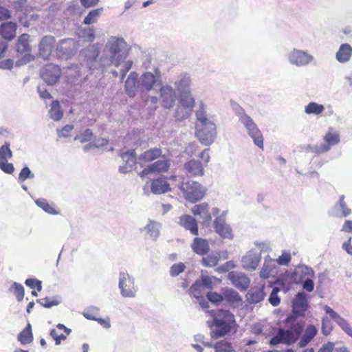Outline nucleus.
Here are the masks:
<instances>
[{"instance_id":"f257e3e1","label":"nucleus","mask_w":352,"mask_h":352,"mask_svg":"<svg viewBox=\"0 0 352 352\" xmlns=\"http://www.w3.org/2000/svg\"><path fill=\"white\" fill-rule=\"evenodd\" d=\"M207 312L212 318V320H208L206 322L210 328L212 338H228L236 333L239 325L231 311L217 309L208 310Z\"/></svg>"},{"instance_id":"f03ea898","label":"nucleus","mask_w":352,"mask_h":352,"mask_svg":"<svg viewBox=\"0 0 352 352\" xmlns=\"http://www.w3.org/2000/svg\"><path fill=\"white\" fill-rule=\"evenodd\" d=\"M128 45L123 38L112 36L107 41L100 58L102 69L114 65L119 66L128 54Z\"/></svg>"},{"instance_id":"7ed1b4c3","label":"nucleus","mask_w":352,"mask_h":352,"mask_svg":"<svg viewBox=\"0 0 352 352\" xmlns=\"http://www.w3.org/2000/svg\"><path fill=\"white\" fill-rule=\"evenodd\" d=\"M231 106L239 120L243 124L248 135L252 138L254 144L259 148H263L262 133L252 118L246 114L245 110L238 103L232 101Z\"/></svg>"},{"instance_id":"20e7f679","label":"nucleus","mask_w":352,"mask_h":352,"mask_svg":"<svg viewBox=\"0 0 352 352\" xmlns=\"http://www.w3.org/2000/svg\"><path fill=\"white\" fill-rule=\"evenodd\" d=\"M30 43V36L28 34H22L17 38L14 50L18 56H21V57L16 61V67L27 65L34 60V56L32 54Z\"/></svg>"},{"instance_id":"39448f33","label":"nucleus","mask_w":352,"mask_h":352,"mask_svg":"<svg viewBox=\"0 0 352 352\" xmlns=\"http://www.w3.org/2000/svg\"><path fill=\"white\" fill-rule=\"evenodd\" d=\"M185 199L190 203H196L205 195L206 189L201 184L195 181L182 182L180 186Z\"/></svg>"},{"instance_id":"423d86ee","label":"nucleus","mask_w":352,"mask_h":352,"mask_svg":"<svg viewBox=\"0 0 352 352\" xmlns=\"http://www.w3.org/2000/svg\"><path fill=\"white\" fill-rule=\"evenodd\" d=\"M118 288L124 298H135L138 290L135 278L125 271L119 272Z\"/></svg>"},{"instance_id":"0eeeda50","label":"nucleus","mask_w":352,"mask_h":352,"mask_svg":"<svg viewBox=\"0 0 352 352\" xmlns=\"http://www.w3.org/2000/svg\"><path fill=\"white\" fill-rule=\"evenodd\" d=\"M287 58L290 65L297 67H302L312 63L315 58L308 51L292 49L287 54Z\"/></svg>"},{"instance_id":"6e6552de","label":"nucleus","mask_w":352,"mask_h":352,"mask_svg":"<svg viewBox=\"0 0 352 352\" xmlns=\"http://www.w3.org/2000/svg\"><path fill=\"white\" fill-rule=\"evenodd\" d=\"M196 135L200 142L205 145L209 146L213 143L217 136L216 126L211 122L205 124H197Z\"/></svg>"},{"instance_id":"1a4fd4ad","label":"nucleus","mask_w":352,"mask_h":352,"mask_svg":"<svg viewBox=\"0 0 352 352\" xmlns=\"http://www.w3.org/2000/svg\"><path fill=\"white\" fill-rule=\"evenodd\" d=\"M61 74L60 67L53 63L47 64L41 69V78L50 86L56 85L59 81Z\"/></svg>"},{"instance_id":"9d476101","label":"nucleus","mask_w":352,"mask_h":352,"mask_svg":"<svg viewBox=\"0 0 352 352\" xmlns=\"http://www.w3.org/2000/svg\"><path fill=\"white\" fill-rule=\"evenodd\" d=\"M303 329L304 323L300 322L295 323L287 329H279L284 340V344L290 346L295 343L301 336Z\"/></svg>"},{"instance_id":"9b49d317","label":"nucleus","mask_w":352,"mask_h":352,"mask_svg":"<svg viewBox=\"0 0 352 352\" xmlns=\"http://www.w3.org/2000/svg\"><path fill=\"white\" fill-rule=\"evenodd\" d=\"M99 50L95 45H91L80 52V56L84 58L86 65L89 70H95L102 68L100 60L98 62L97 58L99 55Z\"/></svg>"},{"instance_id":"f8f14e48","label":"nucleus","mask_w":352,"mask_h":352,"mask_svg":"<svg viewBox=\"0 0 352 352\" xmlns=\"http://www.w3.org/2000/svg\"><path fill=\"white\" fill-rule=\"evenodd\" d=\"M140 79L139 75L136 72H131L126 81L124 85V89L126 94L131 98H133L138 93L144 94V90L142 88L140 84Z\"/></svg>"},{"instance_id":"ddd939ff","label":"nucleus","mask_w":352,"mask_h":352,"mask_svg":"<svg viewBox=\"0 0 352 352\" xmlns=\"http://www.w3.org/2000/svg\"><path fill=\"white\" fill-rule=\"evenodd\" d=\"M176 98L175 90L170 85H162L160 89V102L163 108L168 109L173 108Z\"/></svg>"},{"instance_id":"4468645a","label":"nucleus","mask_w":352,"mask_h":352,"mask_svg":"<svg viewBox=\"0 0 352 352\" xmlns=\"http://www.w3.org/2000/svg\"><path fill=\"white\" fill-rule=\"evenodd\" d=\"M323 310L326 314L329 315L330 318L333 320L346 334L352 338V327L346 320L341 317L335 310H333L328 305H325L323 308Z\"/></svg>"},{"instance_id":"2eb2a0df","label":"nucleus","mask_w":352,"mask_h":352,"mask_svg":"<svg viewBox=\"0 0 352 352\" xmlns=\"http://www.w3.org/2000/svg\"><path fill=\"white\" fill-rule=\"evenodd\" d=\"M344 195L340 196L338 201L329 211V215L333 217L343 218L349 217L351 214V210L346 206L344 201Z\"/></svg>"},{"instance_id":"dca6fc26","label":"nucleus","mask_w":352,"mask_h":352,"mask_svg":"<svg viewBox=\"0 0 352 352\" xmlns=\"http://www.w3.org/2000/svg\"><path fill=\"white\" fill-rule=\"evenodd\" d=\"M261 259V253L257 251L250 250L242 257V267L249 271H254L258 267Z\"/></svg>"},{"instance_id":"f3484780","label":"nucleus","mask_w":352,"mask_h":352,"mask_svg":"<svg viewBox=\"0 0 352 352\" xmlns=\"http://www.w3.org/2000/svg\"><path fill=\"white\" fill-rule=\"evenodd\" d=\"M55 38L53 36H45L41 40L38 45V53L45 60L50 58L54 47Z\"/></svg>"},{"instance_id":"a211bd4d","label":"nucleus","mask_w":352,"mask_h":352,"mask_svg":"<svg viewBox=\"0 0 352 352\" xmlns=\"http://www.w3.org/2000/svg\"><path fill=\"white\" fill-rule=\"evenodd\" d=\"M213 227L215 232L223 239H232L234 235L230 225L223 220V217H216Z\"/></svg>"},{"instance_id":"6ab92c4d","label":"nucleus","mask_w":352,"mask_h":352,"mask_svg":"<svg viewBox=\"0 0 352 352\" xmlns=\"http://www.w3.org/2000/svg\"><path fill=\"white\" fill-rule=\"evenodd\" d=\"M228 278L235 287L241 291H245L250 286V280L243 273L230 272Z\"/></svg>"},{"instance_id":"aec40b11","label":"nucleus","mask_w":352,"mask_h":352,"mask_svg":"<svg viewBox=\"0 0 352 352\" xmlns=\"http://www.w3.org/2000/svg\"><path fill=\"white\" fill-rule=\"evenodd\" d=\"M191 212L195 216H199L202 220V223L205 226H209L212 221L211 213L209 211V205L206 202L194 206L191 208Z\"/></svg>"},{"instance_id":"412c9836","label":"nucleus","mask_w":352,"mask_h":352,"mask_svg":"<svg viewBox=\"0 0 352 352\" xmlns=\"http://www.w3.org/2000/svg\"><path fill=\"white\" fill-rule=\"evenodd\" d=\"M309 307L308 295L304 292L297 293L292 300V308L295 311L305 316V311Z\"/></svg>"},{"instance_id":"4be33fe9","label":"nucleus","mask_w":352,"mask_h":352,"mask_svg":"<svg viewBox=\"0 0 352 352\" xmlns=\"http://www.w3.org/2000/svg\"><path fill=\"white\" fill-rule=\"evenodd\" d=\"M160 157H165V155L162 154V150L160 148H149L138 156V164L143 167L145 163L151 162Z\"/></svg>"},{"instance_id":"5701e85b","label":"nucleus","mask_w":352,"mask_h":352,"mask_svg":"<svg viewBox=\"0 0 352 352\" xmlns=\"http://www.w3.org/2000/svg\"><path fill=\"white\" fill-rule=\"evenodd\" d=\"M74 41L70 38L62 39L56 47L57 54L60 58H67L74 52Z\"/></svg>"},{"instance_id":"b1692460","label":"nucleus","mask_w":352,"mask_h":352,"mask_svg":"<svg viewBox=\"0 0 352 352\" xmlns=\"http://www.w3.org/2000/svg\"><path fill=\"white\" fill-rule=\"evenodd\" d=\"M139 78L144 94H147L151 91L157 82V76L151 72H144Z\"/></svg>"},{"instance_id":"393cba45","label":"nucleus","mask_w":352,"mask_h":352,"mask_svg":"<svg viewBox=\"0 0 352 352\" xmlns=\"http://www.w3.org/2000/svg\"><path fill=\"white\" fill-rule=\"evenodd\" d=\"M184 169L190 176H202L204 169L202 163L197 160H190L184 164Z\"/></svg>"},{"instance_id":"a878e982","label":"nucleus","mask_w":352,"mask_h":352,"mask_svg":"<svg viewBox=\"0 0 352 352\" xmlns=\"http://www.w3.org/2000/svg\"><path fill=\"white\" fill-rule=\"evenodd\" d=\"M17 25L12 21L1 23L0 32L2 37L8 41H12L16 36Z\"/></svg>"},{"instance_id":"bb28decb","label":"nucleus","mask_w":352,"mask_h":352,"mask_svg":"<svg viewBox=\"0 0 352 352\" xmlns=\"http://www.w3.org/2000/svg\"><path fill=\"white\" fill-rule=\"evenodd\" d=\"M179 223L193 235H198V226L196 219L189 214H184L179 217Z\"/></svg>"},{"instance_id":"cd10ccee","label":"nucleus","mask_w":352,"mask_h":352,"mask_svg":"<svg viewBox=\"0 0 352 352\" xmlns=\"http://www.w3.org/2000/svg\"><path fill=\"white\" fill-rule=\"evenodd\" d=\"M192 251L201 256L208 254L210 250L208 242L206 239L195 237L191 244Z\"/></svg>"},{"instance_id":"c85d7f7f","label":"nucleus","mask_w":352,"mask_h":352,"mask_svg":"<svg viewBox=\"0 0 352 352\" xmlns=\"http://www.w3.org/2000/svg\"><path fill=\"white\" fill-rule=\"evenodd\" d=\"M264 289V286L250 289L246 294V298L248 302L250 304H256L263 301L265 296Z\"/></svg>"},{"instance_id":"c756f323","label":"nucleus","mask_w":352,"mask_h":352,"mask_svg":"<svg viewBox=\"0 0 352 352\" xmlns=\"http://www.w3.org/2000/svg\"><path fill=\"white\" fill-rule=\"evenodd\" d=\"M162 224L156 221L149 219L148 223L144 227L143 230L146 231L150 239L156 241L160 235Z\"/></svg>"},{"instance_id":"7c9ffc66","label":"nucleus","mask_w":352,"mask_h":352,"mask_svg":"<svg viewBox=\"0 0 352 352\" xmlns=\"http://www.w3.org/2000/svg\"><path fill=\"white\" fill-rule=\"evenodd\" d=\"M351 56L352 47L349 43L342 44L336 53V58L340 63H345L349 61Z\"/></svg>"},{"instance_id":"2f4dec72","label":"nucleus","mask_w":352,"mask_h":352,"mask_svg":"<svg viewBox=\"0 0 352 352\" xmlns=\"http://www.w3.org/2000/svg\"><path fill=\"white\" fill-rule=\"evenodd\" d=\"M318 328L314 324H309L305 329L304 334L298 342V346L300 348L305 347L317 335Z\"/></svg>"},{"instance_id":"473e14b6","label":"nucleus","mask_w":352,"mask_h":352,"mask_svg":"<svg viewBox=\"0 0 352 352\" xmlns=\"http://www.w3.org/2000/svg\"><path fill=\"white\" fill-rule=\"evenodd\" d=\"M221 293L223 294V300L230 304L238 305L242 301L239 293L232 288L223 287L221 289Z\"/></svg>"},{"instance_id":"72a5a7b5","label":"nucleus","mask_w":352,"mask_h":352,"mask_svg":"<svg viewBox=\"0 0 352 352\" xmlns=\"http://www.w3.org/2000/svg\"><path fill=\"white\" fill-rule=\"evenodd\" d=\"M151 192L155 195L164 194L170 190L169 184L163 179H154L151 184Z\"/></svg>"},{"instance_id":"f704fd0d","label":"nucleus","mask_w":352,"mask_h":352,"mask_svg":"<svg viewBox=\"0 0 352 352\" xmlns=\"http://www.w3.org/2000/svg\"><path fill=\"white\" fill-rule=\"evenodd\" d=\"M190 78L187 74H183L178 76L177 80L175 82V85L179 94L190 91Z\"/></svg>"},{"instance_id":"c9c22d12","label":"nucleus","mask_w":352,"mask_h":352,"mask_svg":"<svg viewBox=\"0 0 352 352\" xmlns=\"http://www.w3.org/2000/svg\"><path fill=\"white\" fill-rule=\"evenodd\" d=\"M179 104L185 107L188 111H192L195 106V99L190 91L179 94Z\"/></svg>"},{"instance_id":"e433bc0d","label":"nucleus","mask_w":352,"mask_h":352,"mask_svg":"<svg viewBox=\"0 0 352 352\" xmlns=\"http://www.w3.org/2000/svg\"><path fill=\"white\" fill-rule=\"evenodd\" d=\"M33 339L32 326L28 322L25 329L18 334L17 340L21 344L25 345L31 343Z\"/></svg>"},{"instance_id":"4c0bfd02","label":"nucleus","mask_w":352,"mask_h":352,"mask_svg":"<svg viewBox=\"0 0 352 352\" xmlns=\"http://www.w3.org/2000/svg\"><path fill=\"white\" fill-rule=\"evenodd\" d=\"M120 156L123 162L129 166L133 167L136 164H138V156H137L135 149L120 152Z\"/></svg>"},{"instance_id":"58836bf2","label":"nucleus","mask_w":352,"mask_h":352,"mask_svg":"<svg viewBox=\"0 0 352 352\" xmlns=\"http://www.w3.org/2000/svg\"><path fill=\"white\" fill-rule=\"evenodd\" d=\"M299 151L305 152L306 153H314L319 155L329 151V147L326 145L317 146L312 144H302L299 146Z\"/></svg>"},{"instance_id":"ea45409f","label":"nucleus","mask_w":352,"mask_h":352,"mask_svg":"<svg viewBox=\"0 0 352 352\" xmlns=\"http://www.w3.org/2000/svg\"><path fill=\"white\" fill-rule=\"evenodd\" d=\"M49 116L54 121H59L63 118V111L58 100H54L51 104L49 111Z\"/></svg>"},{"instance_id":"a19ab883","label":"nucleus","mask_w":352,"mask_h":352,"mask_svg":"<svg viewBox=\"0 0 352 352\" xmlns=\"http://www.w3.org/2000/svg\"><path fill=\"white\" fill-rule=\"evenodd\" d=\"M153 173H166L170 168V160L167 159L158 160L150 164Z\"/></svg>"},{"instance_id":"79ce46f5","label":"nucleus","mask_w":352,"mask_h":352,"mask_svg":"<svg viewBox=\"0 0 352 352\" xmlns=\"http://www.w3.org/2000/svg\"><path fill=\"white\" fill-rule=\"evenodd\" d=\"M324 110V105L316 102H310L305 107V113L307 115L319 116L322 113Z\"/></svg>"},{"instance_id":"37998d69","label":"nucleus","mask_w":352,"mask_h":352,"mask_svg":"<svg viewBox=\"0 0 352 352\" xmlns=\"http://www.w3.org/2000/svg\"><path fill=\"white\" fill-rule=\"evenodd\" d=\"M213 348L214 349V352H236L233 349L232 343L226 340L217 342L214 344Z\"/></svg>"},{"instance_id":"c03bdc74","label":"nucleus","mask_w":352,"mask_h":352,"mask_svg":"<svg viewBox=\"0 0 352 352\" xmlns=\"http://www.w3.org/2000/svg\"><path fill=\"white\" fill-rule=\"evenodd\" d=\"M16 297L18 302H21L24 298L25 290L23 286L16 282H14L9 289Z\"/></svg>"},{"instance_id":"a18cd8bd","label":"nucleus","mask_w":352,"mask_h":352,"mask_svg":"<svg viewBox=\"0 0 352 352\" xmlns=\"http://www.w3.org/2000/svg\"><path fill=\"white\" fill-rule=\"evenodd\" d=\"M103 8H97L89 11L88 14L85 17L83 23L90 25L97 21L98 17L101 14Z\"/></svg>"},{"instance_id":"49530a36","label":"nucleus","mask_w":352,"mask_h":352,"mask_svg":"<svg viewBox=\"0 0 352 352\" xmlns=\"http://www.w3.org/2000/svg\"><path fill=\"white\" fill-rule=\"evenodd\" d=\"M60 302V297L58 296H54L52 300L49 297L36 300V302L45 308H51L52 306L58 305Z\"/></svg>"},{"instance_id":"de8ad7c7","label":"nucleus","mask_w":352,"mask_h":352,"mask_svg":"<svg viewBox=\"0 0 352 352\" xmlns=\"http://www.w3.org/2000/svg\"><path fill=\"white\" fill-rule=\"evenodd\" d=\"M220 256L218 254H209L201 259V265L204 267L216 266L219 261Z\"/></svg>"},{"instance_id":"09e8293b","label":"nucleus","mask_w":352,"mask_h":352,"mask_svg":"<svg viewBox=\"0 0 352 352\" xmlns=\"http://www.w3.org/2000/svg\"><path fill=\"white\" fill-rule=\"evenodd\" d=\"M324 140L326 143H323L321 145L328 146L329 151L331 146H334L340 142V136L338 133L328 132L324 137Z\"/></svg>"},{"instance_id":"8fccbe9b","label":"nucleus","mask_w":352,"mask_h":352,"mask_svg":"<svg viewBox=\"0 0 352 352\" xmlns=\"http://www.w3.org/2000/svg\"><path fill=\"white\" fill-rule=\"evenodd\" d=\"M36 204L45 212L50 214H57L58 212L49 204L46 199L41 198L35 201Z\"/></svg>"},{"instance_id":"3c124183","label":"nucleus","mask_w":352,"mask_h":352,"mask_svg":"<svg viewBox=\"0 0 352 352\" xmlns=\"http://www.w3.org/2000/svg\"><path fill=\"white\" fill-rule=\"evenodd\" d=\"M192 111H188L185 107L178 104L175 113L177 120L182 121L189 117Z\"/></svg>"},{"instance_id":"603ef678","label":"nucleus","mask_w":352,"mask_h":352,"mask_svg":"<svg viewBox=\"0 0 352 352\" xmlns=\"http://www.w3.org/2000/svg\"><path fill=\"white\" fill-rule=\"evenodd\" d=\"M99 308L97 307L91 306L86 308L82 312L83 316L91 320H96L97 316L99 314Z\"/></svg>"},{"instance_id":"864d4df0","label":"nucleus","mask_w":352,"mask_h":352,"mask_svg":"<svg viewBox=\"0 0 352 352\" xmlns=\"http://www.w3.org/2000/svg\"><path fill=\"white\" fill-rule=\"evenodd\" d=\"M10 144L9 142H5L4 144L0 147V159L8 160L12 157V152L10 150Z\"/></svg>"},{"instance_id":"5fc2aeb1","label":"nucleus","mask_w":352,"mask_h":352,"mask_svg":"<svg viewBox=\"0 0 352 352\" xmlns=\"http://www.w3.org/2000/svg\"><path fill=\"white\" fill-rule=\"evenodd\" d=\"M34 178V174L31 171V170L27 166H25L21 170L18 181L19 183L22 184L28 179H33Z\"/></svg>"},{"instance_id":"6e6d98bb","label":"nucleus","mask_w":352,"mask_h":352,"mask_svg":"<svg viewBox=\"0 0 352 352\" xmlns=\"http://www.w3.org/2000/svg\"><path fill=\"white\" fill-rule=\"evenodd\" d=\"M333 330V324L327 316L322 318L321 332L324 336L329 335Z\"/></svg>"},{"instance_id":"4d7b16f0","label":"nucleus","mask_w":352,"mask_h":352,"mask_svg":"<svg viewBox=\"0 0 352 352\" xmlns=\"http://www.w3.org/2000/svg\"><path fill=\"white\" fill-rule=\"evenodd\" d=\"M206 297L208 301L214 305H219L223 300V294L217 293L215 292H209L206 294Z\"/></svg>"},{"instance_id":"13d9d810","label":"nucleus","mask_w":352,"mask_h":352,"mask_svg":"<svg viewBox=\"0 0 352 352\" xmlns=\"http://www.w3.org/2000/svg\"><path fill=\"white\" fill-rule=\"evenodd\" d=\"M186 268V267L183 263H175L170 267L169 274L170 276L175 277L184 272Z\"/></svg>"},{"instance_id":"bf43d9fd","label":"nucleus","mask_w":352,"mask_h":352,"mask_svg":"<svg viewBox=\"0 0 352 352\" xmlns=\"http://www.w3.org/2000/svg\"><path fill=\"white\" fill-rule=\"evenodd\" d=\"M195 114L199 124L211 122V121H209L206 117V112L204 111V104L202 102H201L199 109L196 111Z\"/></svg>"},{"instance_id":"052dcab7","label":"nucleus","mask_w":352,"mask_h":352,"mask_svg":"<svg viewBox=\"0 0 352 352\" xmlns=\"http://www.w3.org/2000/svg\"><path fill=\"white\" fill-rule=\"evenodd\" d=\"M280 289L277 287H274L269 296L268 301L274 307L278 306L280 302V298L278 296Z\"/></svg>"},{"instance_id":"680f3d73","label":"nucleus","mask_w":352,"mask_h":352,"mask_svg":"<svg viewBox=\"0 0 352 352\" xmlns=\"http://www.w3.org/2000/svg\"><path fill=\"white\" fill-rule=\"evenodd\" d=\"M93 136L92 131L89 129H85L80 135H76L74 140H79L81 143L89 142Z\"/></svg>"},{"instance_id":"e2e57ef3","label":"nucleus","mask_w":352,"mask_h":352,"mask_svg":"<svg viewBox=\"0 0 352 352\" xmlns=\"http://www.w3.org/2000/svg\"><path fill=\"white\" fill-rule=\"evenodd\" d=\"M215 278L213 276H204L202 275L200 279H198L202 287L207 289H212V279Z\"/></svg>"},{"instance_id":"0e129e2a","label":"nucleus","mask_w":352,"mask_h":352,"mask_svg":"<svg viewBox=\"0 0 352 352\" xmlns=\"http://www.w3.org/2000/svg\"><path fill=\"white\" fill-rule=\"evenodd\" d=\"M0 169L7 174H12L14 171L13 164L8 163V160H2L0 159Z\"/></svg>"},{"instance_id":"69168bd1","label":"nucleus","mask_w":352,"mask_h":352,"mask_svg":"<svg viewBox=\"0 0 352 352\" xmlns=\"http://www.w3.org/2000/svg\"><path fill=\"white\" fill-rule=\"evenodd\" d=\"M201 285L199 280H197L190 287L188 290L189 294L193 296L195 298H198L199 294L201 293Z\"/></svg>"},{"instance_id":"338daca9","label":"nucleus","mask_w":352,"mask_h":352,"mask_svg":"<svg viewBox=\"0 0 352 352\" xmlns=\"http://www.w3.org/2000/svg\"><path fill=\"white\" fill-rule=\"evenodd\" d=\"M291 254L289 252H283L276 260V263L280 265H287L291 261Z\"/></svg>"},{"instance_id":"774afa93","label":"nucleus","mask_w":352,"mask_h":352,"mask_svg":"<svg viewBox=\"0 0 352 352\" xmlns=\"http://www.w3.org/2000/svg\"><path fill=\"white\" fill-rule=\"evenodd\" d=\"M304 316H305L302 314H299V312L295 311L294 309H292V312L287 316L285 322L287 324H293L298 318Z\"/></svg>"}]
</instances>
